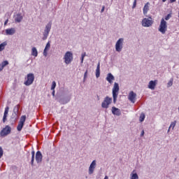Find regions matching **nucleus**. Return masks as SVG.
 Here are the masks:
<instances>
[{
  "label": "nucleus",
  "mask_w": 179,
  "mask_h": 179,
  "mask_svg": "<svg viewBox=\"0 0 179 179\" xmlns=\"http://www.w3.org/2000/svg\"><path fill=\"white\" fill-rule=\"evenodd\" d=\"M34 73H29L27 75V76L24 78V85L25 86H31V85H33L34 82Z\"/></svg>",
  "instance_id": "1"
},
{
  "label": "nucleus",
  "mask_w": 179,
  "mask_h": 179,
  "mask_svg": "<svg viewBox=\"0 0 179 179\" xmlns=\"http://www.w3.org/2000/svg\"><path fill=\"white\" fill-rule=\"evenodd\" d=\"M118 92H120V85H118V83H115L113 88V103L115 104L117 103V97H118Z\"/></svg>",
  "instance_id": "2"
},
{
  "label": "nucleus",
  "mask_w": 179,
  "mask_h": 179,
  "mask_svg": "<svg viewBox=\"0 0 179 179\" xmlns=\"http://www.w3.org/2000/svg\"><path fill=\"white\" fill-rule=\"evenodd\" d=\"M159 31H160L162 34H166V31H167V22L164 20V18L161 20V22L159 27Z\"/></svg>",
  "instance_id": "3"
},
{
  "label": "nucleus",
  "mask_w": 179,
  "mask_h": 179,
  "mask_svg": "<svg viewBox=\"0 0 179 179\" xmlns=\"http://www.w3.org/2000/svg\"><path fill=\"white\" fill-rule=\"evenodd\" d=\"M64 62L66 65L71 64L73 61V54L71 52H66L64 57Z\"/></svg>",
  "instance_id": "4"
},
{
  "label": "nucleus",
  "mask_w": 179,
  "mask_h": 179,
  "mask_svg": "<svg viewBox=\"0 0 179 179\" xmlns=\"http://www.w3.org/2000/svg\"><path fill=\"white\" fill-rule=\"evenodd\" d=\"M153 20L152 16H149L148 18H144L142 20V26L143 27H150L153 24Z\"/></svg>",
  "instance_id": "5"
},
{
  "label": "nucleus",
  "mask_w": 179,
  "mask_h": 179,
  "mask_svg": "<svg viewBox=\"0 0 179 179\" xmlns=\"http://www.w3.org/2000/svg\"><path fill=\"white\" fill-rule=\"evenodd\" d=\"M112 102L113 98H110L109 96L105 97L104 100L101 103L102 108H108V106H110Z\"/></svg>",
  "instance_id": "6"
},
{
  "label": "nucleus",
  "mask_w": 179,
  "mask_h": 179,
  "mask_svg": "<svg viewBox=\"0 0 179 179\" xmlns=\"http://www.w3.org/2000/svg\"><path fill=\"white\" fill-rule=\"evenodd\" d=\"M123 44H124V38H119L115 44V50L117 52H121V51L122 50Z\"/></svg>",
  "instance_id": "7"
},
{
  "label": "nucleus",
  "mask_w": 179,
  "mask_h": 179,
  "mask_svg": "<svg viewBox=\"0 0 179 179\" xmlns=\"http://www.w3.org/2000/svg\"><path fill=\"white\" fill-rule=\"evenodd\" d=\"M12 131V128L8 125L6 126L0 132L1 136H6V135H9Z\"/></svg>",
  "instance_id": "8"
},
{
  "label": "nucleus",
  "mask_w": 179,
  "mask_h": 179,
  "mask_svg": "<svg viewBox=\"0 0 179 179\" xmlns=\"http://www.w3.org/2000/svg\"><path fill=\"white\" fill-rule=\"evenodd\" d=\"M24 122H26V115H22L17 127V131H22L24 125Z\"/></svg>",
  "instance_id": "9"
},
{
  "label": "nucleus",
  "mask_w": 179,
  "mask_h": 179,
  "mask_svg": "<svg viewBox=\"0 0 179 179\" xmlns=\"http://www.w3.org/2000/svg\"><path fill=\"white\" fill-rule=\"evenodd\" d=\"M128 99L131 103H135L136 101V94L134 91H131L129 93Z\"/></svg>",
  "instance_id": "10"
},
{
  "label": "nucleus",
  "mask_w": 179,
  "mask_h": 179,
  "mask_svg": "<svg viewBox=\"0 0 179 179\" xmlns=\"http://www.w3.org/2000/svg\"><path fill=\"white\" fill-rule=\"evenodd\" d=\"M35 159L38 164H40V163L43 162V154H41V152L40 151L36 152Z\"/></svg>",
  "instance_id": "11"
},
{
  "label": "nucleus",
  "mask_w": 179,
  "mask_h": 179,
  "mask_svg": "<svg viewBox=\"0 0 179 179\" xmlns=\"http://www.w3.org/2000/svg\"><path fill=\"white\" fill-rule=\"evenodd\" d=\"M96 169V160H94L89 167V174H93L94 169Z\"/></svg>",
  "instance_id": "12"
},
{
  "label": "nucleus",
  "mask_w": 179,
  "mask_h": 179,
  "mask_svg": "<svg viewBox=\"0 0 179 179\" xmlns=\"http://www.w3.org/2000/svg\"><path fill=\"white\" fill-rule=\"evenodd\" d=\"M112 113L113 115H117L120 117L121 115V110L118 108H115V106L112 107Z\"/></svg>",
  "instance_id": "13"
},
{
  "label": "nucleus",
  "mask_w": 179,
  "mask_h": 179,
  "mask_svg": "<svg viewBox=\"0 0 179 179\" xmlns=\"http://www.w3.org/2000/svg\"><path fill=\"white\" fill-rule=\"evenodd\" d=\"M16 33V29L15 28H10L6 29V34L7 36H13Z\"/></svg>",
  "instance_id": "14"
},
{
  "label": "nucleus",
  "mask_w": 179,
  "mask_h": 179,
  "mask_svg": "<svg viewBox=\"0 0 179 179\" xmlns=\"http://www.w3.org/2000/svg\"><path fill=\"white\" fill-rule=\"evenodd\" d=\"M115 79L114 76H113L111 73H108L106 80L108 82V83L113 85V80H115Z\"/></svg>",
  "instance_id": "15"
},
{
  "label": "nucleus",
  "mask_w": 179,
  "mask_h": 179,
  "mask_svg": "<svg viewBox=\"0 0 179 179\" xmlns=\"http://www.w3.org/2000/svg\"><path fill=\"white\" fill-rule=\"evenodd\" d=\"M149 6H150V3L147 2L143 8V15H148V12H149Z\"/></svg>",
  "instance_id": "16"
},
{
  "label": "nucleus",
  "mask_w": 179,
  "mask_h": 179,
  "mask_svg": "<svg viewBox=\"0 0 179 179\" xmlns=\"http://www.w3.org/2000/svg\"><path fill=\"white\" fill-rule=\"evenodd\" d=\"M23 20V15L22 14L18 13L15 17V23H20Z\"/></svg>",
  "instance_id": "17"
},
{
  "label": "nucleus",
  "mask_w": 179,
  "mask_h": 179,
  "mask_svg": "<svg viewBox=\"0 0 179 179\" xmlns=\"http://www.w3.org/2000/svg\"><path fill=\"white\" fill-rule=\"evenodd\" d=\"M50 47H51V45H50V42H48L45 47V49L43 50V55L45 57H47V51H48V50H50Z\"/></svg>",
  "instance_id": "18"
},
{
  "label": "nucleus",
  "mask_w": 179,
  "mask_h": 179,
  "mask_svg": "<svg viewBox=\"0 0 179 179\" xmlns=\"http://www.w3.org/2000/svg\"><path fill=\"white\" fill-rule=\"evenodd\" d=\"M6 65H9V62L8 61L6 60L1 62V64H0V72H2V71H3V68H5Z\"/></svg>",
  "instance_id": "19"
},
{
  "label": "nucleus",
  "mask_w": 179,
  "mask_h": 179,
  "mask_svg": "<svg viewBox=\"0 0 179 179\" xmlns=\"http://www.w3.org/2000/svg\"><path fill=\"white\" fill-rule=\"evenodd\" d=\"M148 87L152 90H155V87H156V81H153V80L150 81Z\"/></svg>",
  "instance_id": "20"
},
{
  "label": "nucleus",
  "mask_w": 179,
  "mask_h": 179,
  "mask_svg": "<svg viewBox=\"0 0 179 179\" xmlns=\"http://www.w3.org/2000/svg\"><path fill=\"white\" fill-rule=\"evenodd\" d=\"M96 78H100V62H98L96 69Z\"/></svg>",
  "instance_id": "21"
},
{
  "label": "nucleus",
  "mask_w": 179,
  "mask_h": 179,
  "mask_svg": "<svg viewBox=\"0 0 179 179\" xmlns=\"http://www.w3.org/2000/svg\"><path fill=\"white\" fill-rule=\"evenodd\" d=\"M52 23L49 22L46 26H45V29L44 30L45 32L46 33H50V31H51V26H52Z\"/></svg>",
  "instance_id": "22"
},
{
  "label": "nucleus",
  "mask_w": 179,
  "mask_h": 179,
  "mask_svg": "<svg viewBox=\"0 0 179 179\" xmlns=\"http://www.w3.org/2000/svg\"><path fill=\"white\" fill-rule=\"evenodd\" d=\"M31 55H33L34 57H37V55H38V52L37 51V49L34 47L31 49Z\"/></svg>",
  "instance_id": "23"
},
{
  "label": "nucleus",
  "mask_w": 179,
  "mask_h": 179,
  "mask_svg": "<svg viewBox=\"0 0 179 179\" xmlns=\"http://www.w3.org/2000/svg\"><path fill=\"white\" fill-rule=\"evenodd\" d=\"M36 156V152L34 150L31 151V166H34V158Z\"/></svg>",
  "instance_id": "24"
},
{
  "label": "nucleus",
  "mask_w": 179,
  "mask_h": 179,
  "mask_svg": "<svg viewBox=\"0 0 179 179\" xmlns=\"http://www.w3.org/2000/svg\"><path fill=\"white\" fill-rule=\"evenodd\" d=\"M145 114L144 113H141L139 117V121L140 122H143V121H145Z\"/></svg>",
  "instance_id": "25"
},
{
  "label": "nucleus",
  "mask_w": 179,
  "mask_h": 179,
  "mask_svg": "<svg viewBox=\"0 0 179 179\" xmlns=\"http://www.w3.org/2000/svg\"><path fill=\"white\" fill-rule=\"evenodd\" d=\"M6 45V43H3L0 44V51H3V50H5V46Z\"/></svg>",
  "instance_id": "26"
},
{
  "label": "nucleus",
  "mask_w": 179,
  "mask_h": 179,
  "mask_svg": "<svg viewBox=\"0 0 179 179\" xmlns=\"http://www.w3.org/2000/svg\"><path fill=\"white\" fill-rule=\"evenodd\" d=\"M131 179H139V176H138L137 173H131Z\"/></svg>",
  "instance_id": "27"
},
{
  "label": "nucleus",
  "mask_w": 179,
  "mask_h": 179,
  "mask_svg": "<svg viewBox=\"0 0 179 179\" xmlns=\"http://www.w3.org/2000/svg\"><path fill=\"white\" fill-rule=\"evenodd\" d=\"M56 87H57V83H55V81H52V86H51V90H55Z\"/></svg>",
  "instance_id": "28"
},
{
  "label": "nucleus",
  "mask_w": 179,
  "mask_h": 179,
  "mask_svg": "<svg viewBox=\"0 0 179 179\" xmlns=\"http://www.w3.org/2000/svg\"><path fill=\"white\" fill-rule=\"evenodd\" d=\"M8 113H9V106L6 107L3 115L8 117Z\"/></svg>",
  "instance_id": "29"
},
{
  "label": "nucleus",
  "mask_w": 179,
  "mask_h": 179,
  "mask_svg": "<svg viewBox=\"0 0 179 179\" xmlns=\"http://www.w3.org/2000/svg\"><path fill=\"white\" fill-rule=\"evenodd\" d=\"M173 78H171L169 83H167V87H171V86H173Z\"/></svg>",
  "instance_id": "30"
},
{
  "label": "nucleus",
  "mask_w": 179,
  "mask_h": 179,
  "mask_svg": "<svg viewBox=\"0 0 179 179\" xmlns=\"http://www.w3.org/2000/svg\"><path fill=\"white\" fill-rule=\"evenodd\" d=\"M176 124H177V121H174V122H171V124L169 127V129H170V128H172V129H174V127H176Z\"/></svg>",
  "instance_id": "31"
},
{
  "label": "nucleus",
  "mask_w": 179,
  "mask_h": 179,
  "mask_svg": "<svg viewBox=\"0 0 179 179\" xmlns=\"http://www.w3.org/2000/svg\"><path fill=\"white\" fill-rule=\"evenodd\" d=\"M48 34H50V33H47V32L44 31L43 40H47V37H48Z\"/></svg>",
  "instance_id": "32"
},
{
  "label": "nucleus",
  "mask_w": 179,
  "mask_h": 179,
  "mask_svg": "<svg viewBox=\"0 0 179 179\" xmlns=\"http://www.w3.org/2000/svg\"><path fill=\"white\" fill-rule=\"evenodd\" d=\"M3 156V150L2 149V147H0V159Z\"/></svg>",
  "instance_id": "33"
},
{
  "label": "nucleus",
  "mask_w": 179,
  "mask_h": 179,
  "mask_svg": "<svg viewBox=\"0 0 179 179\" xmlns=\"http://www.w3.org/2000/svg\"><path fill=\"white\" fill-rule=\"evenodd\" d=\"M171 17V14H168L166 17H165V20H169V19Z\"/></svg>",
  "instance_id": "34"
},
{
  "label": "nucleus",
  "mask_w": 179,
  "mask_h": 179,
  "mask_svg": "<svg viewBox=\"0 0 179 179\" xmlns=\"http://www.w3.org/2000/svg\"><path fill=\"white\" fill-rule=\"evenodd\" d=\"M136 8V0H134L132 6V9H135Z\"/></svg>",
  "instance_id": "35"
},
{
  "label": "nucleus",
  "mask_w": 179,
  "mask_h": 179,
  "mask_svg": "<svg viewBox=\"0 0 179 179\" xmlns=\"http://www.w3.org/2000/svg\"><path fill=\"white\" fill-rule=\"evenodd\" d=\"M87 78V70H86L85 74H84V79H86Z\"/></svg>",
  "instance_id": "36"
},
{
  "label": "nucleus",
  "mask_w": 179,
  "mask_h": 179,
  "mask_svg": "<svg viewBox=\"0 0 179 179\" xmlns=\"http://www.w3.org/2000/svg\"><path fill=\"white\" fill-rule=\"evenodd\" d=\"M85 55H82V57H81V62H83V59H85Z\"/></svg>",
  "instance_id": "37"
},
{
  "label": "nucleus",
  "mask_w": 179,
  "mask_h": 179,
  "mask_svg": "<svg viewBox=\"0 0 179 179\" xmlns=\"http://www.w3.org/2000/svg\"><path fill=\"white\" fill-rule=\"evenodd\" d=\"M6 117L7 116H4L3 117V122H6Z\"/></svg>",
  "instance_id": "38"
},
{
  "label": "nucleus",
  "mask_w": 179,
  "mask_h": 179,
  "mask_svg": "<svg viewBox=\"0 0 179 179\" xmlns=\"http://www.w3.org/2000/svg\"><path fill=\"white\" fill-rule=\"evenodd\" d=\"M106 8V7L103 6L101 10V13H103V12H104V9Z\"/></svg>",
  "instance_id": "39"
},
{
  "label": "nucleus",
  "mask_w": 179,
  "mask_h": 179,
  "mask_svg": "<svg viewBox=\"0 0 179 179\" xmlns=\"http://www.w3.org/2000/svg\"><path fill=\"white\" fill-rule=\"evenodd\" d=\"M52 90V96H55V90Z\"/></svg>",
  "instance_id": "40"
},
{
  "label": "nucleus",
  "mask_w": 179,
  "mask_h": 179,
  "mask_svg": "<svg viewBox=\"0 0 179 179\" xmlns=\"http://www.w3.org/2000/svg\"><path fill=\"white\" fill-rule=\"evenodd\" d=\"M141 136H143V135H145V131L143 130L142 132H141Z\"/></svg>",
  "instance_id": "41"
},
{
  "label": "nucleus",
  "mask_w": 179,
  "mask_h": 179,
  "mask_svg": "<svg viewBox=\"0 0 179 179\" xmlns=\"http://www.w3.org/2000/svg\"><path fill=\"white\" fill-rule=\"evenodd\" d=\"M176 0H170L171 3H173V2H176Z\"/></svg>",
  "instance_id": "42"
},
{
  "label": "nucleus",
  "mask_w": 179,
  "mask_h": 179,
  "mask_svg": "<svg viewBox=\"0 0 179 179\" xmlns=\"http://www.w3.org/2000/svg\"><path fill=\"white\" fill-rule=\"evenodd\" d=\"M8 20H6L5 21V22H4V24H5V25L8 24Z\"/></svg>",
  "instance_id": "43"
},
{
  "label": "nucleus",
  "mask_w": 179,
  "mask_h": 179,
  "mask_svg": "<svg viewBox=\"0 0 179 179\" xmlns=\"http://www.w3.org/2000/svg\"><path fill=\"white\" fill-rule=\"evenodd\" d=\"M166 1H167V0H162V2H166Z\"/></svg>",
  "instance_id": "44"
},
{
  "label": "nucleus",
  "mask_w": 179,
  "mask_h": 179,
  "mask_svg": "<svg viewBox=\"0 0 179 179\" xmlns=\"http://www.w3.org/2000/svg\"><path fill=\"white\" fill-rule=\"evenodd\" d=\"M97 97H98V100H100V97L99 96H97Z\"/></svg>",
  "instance_id": "45"
},
{
  "label": "nucleus",
  "mask_w": 179,
  "mask_h": 179,
  "mask_svg": "<svg viewBox=\"0 0 179 179\" xmlns=\"http://www.w3.org/2000/svg\"><path fill=\"white\" fill-rule=\"evenodd\" d=\"M133 173H135V170L133 171Z\"/></svg>",
  "instance_id": "46"
}]
</instances>
